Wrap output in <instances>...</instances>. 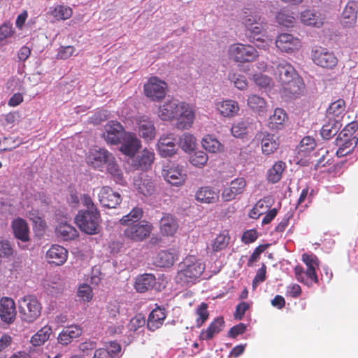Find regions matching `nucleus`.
<instances>
[{"label": "nucleus", "instance_id": "1", "mask_svg": "<svg viewBox=\"0 0 358 358\" xmlns=\"http://www.w3.org/2000/svg\"><path fill=\"white\" fill-rule=\"evenodd\" d=\"M272 68L275 79L281 84L285 96L296 98L302 94L303 81L289 63L281 59L273 62Z\"/></svg>", "mask_w": 358, "mask_h": 358}, {"label": "nucleus", "instance_id": "2", "mask_svg": "<svg viewBox=\"0 0 358 358\" xmlns=\"http://www.w3.org/2000/svg\"><path fill=\"white\" fill-rule=\"evenodd\" d=\"M143 216V210L140 208H134L127 215L120 220V223L125 226L123 231L125 238L139 242L147 238L152 230V225L145 220L138 222Z\"/></svg>", "mask_w": 358, "mask_h": 358}, {"label": "nucleus", "instance_id": "3", "mask_svg": "<svg viewBox=\"0 0 358 358\" xmlns=\"http://www.w3.org/2000/svg\"><path fill=\"white\" fill-rule=\"evenodd\" d=\"M205 269L203 263L194 256L186 257L180 264L176 280L182 285L193 282L199 278Z\"/></svg>", "mask_w": 358, "mask_h": 358}, {"label": "nucleus", "instance_id": "4", "mask_svg": "<svg viewBox=\"0 0 358 358\" xmlns=\"http://www.w3.org/2000/svg\"><path fill=\"white\" fill-rule=\"evenodd\" d=\"M100 222L99 211L80 210L76 217V223L80 229L88 234H96L99 232Z\"/></svg>", "mask_w": 358, "mask_h": 358}, {"label": "nucleus", "instance_id": "5", "mask_svg": "<svg viewBox=\"0 0 358 358\" xmlns=\"http://www.w3.org/2000/svg\"><path fill=\"white\" fill-rule=\"evenodd\" d=\"M230 59L236 62H252L259 56L257 50L250 45L235 43L228 50Z\"/></svg>", "mask_w": 358, "mask_h": 358}, {"label": "nucleus", "instance_id": "6", "mask_svg": "<svg viewBox=\"0 0 358 358\" xmlns=\"http://www.w3.org/2000/svg\"><path fill=\"white\" fill-rule=\"evenodd\" d=\"M19 309L22 320L29 323L35 321L41 312L40 303L32 296H26L20 299Z\"/></svg>", "mask_w": 358, "mask_h": 358}, {"label": "nucleus", "instance_id": "7", "mask_svg": "<svg viewBox=\"0 0 358 358\" xmlns=\"http://www.w3.org/2000/svg\"><path fill=\"white\" fill-rule=\"evenodd\" d=\"M162 176L168 183L176 187L182 185L187 178L183 166L171 162L163 166Z\"/></svg>", "mask_w": 358, "mask_h": 358}, {"label": "nucleus", "instance_id": "8", "mask_svg": "<svg viewBox=\"0 0 358 358\" xmlns=\"http://www.w3.org/2000/svg\"><path fill=\"white\" fill-rule=\"evenodd\" d=\"M195 119V111L190 104L180 101L176 120L175 127L180 130L189 129L192 127Z\"/></svg>", "mask_w": 358, "mask_h": 358}, {"label": "nucleus", "instance_id": "9", "mask_svg": "<svg viewBox=\"0 0 358 358\" xmlns=\"http://www.w3.org/2000/svg\"><path fill=\"white\" fill-rule=\"evenodd\" d=\"M311 58L316 65L323 68L332 69L338 62L332 52L321 46H315L312 48Z\"/></svg>", "mask_w": 358, "mask_h": 358}, {"label": "nucleus", "instance_id": "10", "mask_svg": "<svg viewBox=\"0 0 358 358\" xmlns=\"http://www.w3.org/2000/svg\"><path fill=\"white\" fill-rule=\"evenodd\" d=\"M275 45L280 52L292 54L300 50L301 42L298 37L291 34L282 33L278 36Z\"/></svg>", "mask_w": 358, "mask_h": 358}, {"label": "nucleus", "instance_id": "11", "mask_svg": "<svg viewBox=\"0 0 358 358\" xmlns=\"http://www.w3.org/2000/svg\"><path fill=\"white\" fill-rule=\"evenodd\" d=\"M166 83L157 77H152L144 85V92L152 101H159L165 96Z\"/></svg>", "mask_w": 358, "mask_h": 358}, {"label": "nucleus", "instance_id": "12", "mask_svg": "<svg viewBox=\"0 0 358 358\" xmlns=\"http://www.w3.org/2000/svg\"><path fill=\"white\" fill-rule=\"evenodd\" d=\"M299 20L305 26L321 28L326 22V15L320 10L307 8L299 14Z\"/></svg>", "mask_w": 358, "mask_h": 358}, {"label": "nucleus", "instance_id": "13", "mask_svg": "<svg viewBox=\"0 0 358 358\" xmlns=\"http://www.w3.org/2000/svg\"><path fill=\"white\" fill-rule=\"evenodd\" d=\"M111 155L107 150L96 147L90 150L87 162L94 169L103 171L106 162L111 159Z\"/></svg>", "mask_w": 358, "mask_h": 358}, {"label": "nucleus", "instance_id": "14", "mask_svg": "<svg viewBox=\"0 0 358 358\" xmlns=\"http://www.w3.org/2000/svg\"><path fill=\"white\" fill-rule=\"evenodd\" d=\"M247 186L246 180L243 177L234 179L227 187H225L222 192V199L224 201H230L236 199L238 196L243 194Z\"/></svg>", "mask_w": 358, "mask_h": 358}, {"label": "nucleus", "instance_id": "15", "mask_svg": "<svg viewBox=\"0 0 358 358\" xmlns=\"http://www.w3.org/2000/svg\"><path fill=\"white\" fill-rule=\"evenodd\" d=\"M136 124L139 136L145 141H149L155 138L156 129L153 121L148 115H142L136 117Z\"/></svg>", "mask_w": 358, "mask_h": 358}, {"label": "nucleus", "instance_id": "16", "mask_svg": "<svg viewBox=\"0 0 358 358\" xmlns=\"http://www.w3.org/2000/svg\"><path fill=\"white\" fill-rule=\"evenodd\" d=\"M36 199L31 193L25 192L22 194L21 205L25 210V213L36 224H38L41 228H44L45 224L43 220L38 216V211L34 209Z\"/></svg>", "mask_w": 358, "mask_h": 358}, {"label": "nucleus", "instance_id": "17", "mask_svg": "<svg viewBox=\"0 0 358 358\" xmlns=\"http://www.w3.org/2000/svg\"><path fill=\"white\" fill-rule=\"evenodd\" d=\"M125 131L121 124L116 121H110L104 127L103 138L108 144L120 143Z\"/></svg>", "mask_w": 358, "mask_h": 358}, {"label": "nucleus", "instance_id": "18", "mask_svg": "<svg viewBox=\"0 0 358 358\" xmlns=\"http://www.w3.org/2000/svg\"><path fill=\"white\" fill-rule=\"evenodd\" d=\"M157 149L159 155L162 157H173L178 150L176 139L172 134L163 135L158 140Z\"/></svg>", "mask_w": 358, "mask_h": 358}, {"label": "nucleus", "instance_id": "19", "mask_svg": "<svg viewBox=\"0 0 358 358\" xmlns=\"http://www.w3.org/2000/svg\"><path fill=\"white\" fill-rule=\"evenodd\" d=\"M120 143H121L120 151L129 157H134L141 147V141L134 133L131 132L125 131Z\"/></svg>", "mask_w": 358, "mask_h": 358}, {"label": "nucleus", "instance_id": "20", "mask_svg": "<svg viewBox=\"0 0 358 358\" xmlns=\"http://www.w3.org/2000/svg\"><path fill=\"white\" fill-rule=\"evenodd\" d=\"M357 143L356 137H351L347 133L341 132L336 139V145L338 147L336 151L338 157H344L350 153Z\"/></svg>", "mask_w": 358, "mask_h": 358}, {"label": "nucleus", "instance_id": "21", "mask_svg": "<svg viewBox=\"0 0 358 358\" xmlns=\"http://www.w3.org/2000/svg\"><path fill=\"white\" fill-rule=\"evenodd\" d=\"M99 201L103 207L115 208L121 202V196L114 192L110 187H101L98 193Z\"/></svg>", "mask_w": 358, "mask_h": 358}, {"label": "nucleus", "instance_id": "22", "mask_svg": "<svg viewBox=\"0 0 358 358\" xmlns=\"http://www.w3.org/2000/svg\"><path fill=\"white\" fill-rule=\"evenodd\" d=\"M134 186L138 193L144 196H150L155 190L153 180L145 173H141L134 178Z\"/></svg>", "mask_w": 358, "mask_h": 358}, {"label": "nucleus", "instance_id": "23", "mask_svg": "<svg viewBox=\"0 0 358 358\" xmlns=\"http://www.w3.org/2000/svg\"><path fill=\"white\" fill-rule=\"evenodd\" d=\"M358 3L354 1H349L345 6L341 15L340 22L343 27L350 28L357 22Z\"/></svg>", "mask_w": 358, "mask_h": 358}, {"label": "nucleus", "instance_id": "24", "mask_svg": "<svg viewBox=\"0 0 358 358\" xmlns=\"http://www.w3.org/2000/svg\"><path fill=\"white\" fill-rule=\"evenodd\" d=\"M16 315L15 304L14 301L8 297H3L0 300V317L6 323H12Z\"/></svg>", "mask_w": 358, "mask_h": 358}, {"label": "nucleus", "instance_id": "25", "mask_svg": "<svg viewBox=\"0 0 358 358\" xmlns=\"http://www.w3.org/2000/svg\"><path fill=\"white\" fill-rule=\"evenodd\" d=\"M215 108L224 117H233L238 114L240 108L238 102L232 99L218 101Z\"/></svg>", "mask_w": 358, "mask_h": 358}, {"label": "nucleus", "instance_id": "26", "mask_svg": "<svg viewBox=\"0 0 358 358\" xmlns=\"http://www.w3.org/2000/svg\"><path fill=\"white\" fill-rule=\"evenodd\" d=\"M180 103V101L177 99H170L166 101L159 108V117L164 121H171L174 120Z\"/></svg>", "mask_w": 358, "mask_h": 358}, {"label": "nucleus", "instance_id": "27", "mask_svg": "<svg viewBox=\"0 0 358 358\" xmlns=\"http://www.w3.org/2000/svg\"><path fill=\"white\" fill-rule=\"evenodd\" d=\"M68 257V251L62 246L53 245L46 252V259L50 264L60 266L64 264Z\"/></svg>", "mask_w": 358, "mask_h": 358}, {"label": "nucleus", "instance_id": "28", "mask_svg": "<svg viewBox=\"0 0 358 358\" xmlns=\"http://www.w3.org/2000/svg\"><path fill=\"white\" fill-rule=\"evenodd\" d=\"M257 138L261 141L262 152L266 155L273 153L278 148L279 143L273 134L260 132L257 134Z\"/></svg>", "mask_w": 358, "mask_h": 358}, {"label": "nucleus", "instance_id": "29", "mask_svg": "<svg viewBox=\"0 0 358 358\" xmlns=\"http://www.w3.org/2000/svg\"><path fill=\"white\" fill-rule=\"evenodd\" d=\"M245 14H247L245 12ZM242 22L245 28L253 34V37L260 34L264 29V25L261 17L255 13L245 15L242 18Z\"/></svg>", "mask_w": 358, "mask_h": 358}, {"label": "nucleus", "instance_id": "30", "mask_svg": "<svg viewBox=\"0 0 358 358\" xmlns=\"http://www.w3.org/2000/svg\"><path fill=\"white\" fill-rule=\"evenodd\" d=\"M82 334L83 329L78 325L66 327L59 334L57 342L62 345H67L74 339L80 337Z\"/></svg>", "mask_w": 358, "mask_h": 358}, {"label": "nucleus", "instance_id": "31", "mask_svg": "<svg viewBox=\"0 0 358 358\" xmlns=\"http://www.w3.org/2000/svg\"><path fill=\"white\" fill-rule=\"evenodd\" d=\"M12 229L15 237L22 243L29 241V229L27 223L22 218L15 219L12 222Z\"/></svg>", "mask_w": 358, "mask_h": 358}, {"label": "nucleus", "instance_id": "32", "mask_svg": "<svg viewBox=\"0 0 358 358\" xmlns=\"http://www.w3.org/2000/svg\"><path fill=\"white\" fill-rule=\"evenodd\" d=\"M155 160L152 150L145 148L134 159V166L141 170L148 169Z\"/></svg>", "mask_w": 358, "mask_h": 358}, {"label": "nucleus", "instance_id": "33", "mask_svg": "<svg viewBox=\"0 0 358 358\" xmlns=\"http://www.w3.org/2000/svg\"><path fill=\"white\" fill-rule=\"evenodd\" d=\"M178 226L177 219L170 214L164 215L160 220V231L164 236H173L176 233Z\"/></svg>", "mask_w": 358, "mask_h": 358}, {"label": "nucleus", "instance_id": "34", "mask_svg": "<svg viewBox=\"0 0 358 358\" xmlns=\"http://www.w3.org/2000/svg\"><path fill=\"white\" fill-rule=\"evenodd\" d=\"M294 273L296 280L308 287L312 286L313 283L318 281L316 271L312 269L306 268L305 271L301 266H296L294 268Z\"/></svg>", "mask_w": 358, "mask_h": 358}, {"label": "nucleus", "instance_id": "35", "mask_svg": "<svg viewBox=\"0 0 358 358\" xmlns=\"http://www.w3.org/2000/svg\"><path fill=\"white\" fill-rule=\"evenodd\" d=\"M219 197V191L210 187H201L195 194L196 201L204 203H215L218 201Z\"/></svg>", "mask_w": 358, "mask_h": 358}, {"label": "nucleus", "instance_id": "36", "mask_svg": "<svg viewBox=\"0 0 358 358\" xmlns=\"http://www.w3.org/2000/svg\"><path fill=\"white\" fill-rule=\"evenodd\" d=\"M166 316V315L164 312V309H162L159 307H157L156 308L153 309L149 314L148 318V329L150 331H155L156 329L160 328L164 323Z\"/></svg>", "mask_w": 358, "mask_h": 358}, {"label": "nucleus", "instance_id": "37", "mask_svg": "<svg viewBox=\"0 0 358 358\" xmlns=\"http://www.w3.org/2000/svg\"><path fill=\"white\" fill-rule=\"evenodd\" d=\"M273 204V199L271 196H265L259 199L250 210L249 217L252 219H257L260 215L266 213Z\"/></svg>", "mask_w": 358, "mask_h": 358}, {"label": "nucleus", "instance_id": "38", "mask_svg": "<svg viewBox=\"0 0 358 358\" xmlns=\"http://www.w3.org/2000/svg\"><path fill=\"white\" fill-rule=\"evenodd\" d=\"M345 103L344 100L338 99L333 102L327 110V117L329 120H338L340 122L344 115Z\"/></svg>", "mask_w": 358, "mask_h": 358}, {"label": "nucleus", "instance_id": "39", "mask_svg": "<svg viewBox=\"0 0 358 358\" xmlns=\"http://www.w3.org/2000/svg\"><path fill=\"white\" fill-rule=\"evenodd\" d=\"M248 107L260 116H263L266 110V102L264 98L256 94H250L247 100Z\"/></svg>", "mask_w": 358, "mask_h": 358}, {"label": "nucleus", "instance_id": "40", "mask_svg": "<svg viewBox=\"0 0 358 358\" xmlns=\"http://www.w3.org/2000/svg\"><path fill=\"white\" fill-rule=\"evenodd\" d=\"M155 284V275L150 273H145L136 279L135 289L137 292L143 293L152 288Z\"/></svg>", "mask_w": 358, "mask_h": 358}, {"label": "nucleus", "instance_id": "41", "mask_svg": "<svg viewBox=\"0 0 358 358\" xmlns=\"http://www.w3.org/2000/svg\"><path fill=\"white\" fill-rule=\"evenodd\" d=\"M56 234L58 238L64 241L73 240L78 235V231L66 222H62L57 227Z\"/></svg>", "mask_w": 358, "mask_h": 358}, {"label": "nucleus", "instance_id": "42", "mask_svg": "<svg viewBox=\"0 0 358 358\" xmlns=\"http://www.w3.org/2000/svg\"><path fill=\"white\" fill-rule=\"evenodd\" d=\"M287 119V113L283 109L275 108L273 114L269 117L268 126L271 129H280Z\"/></svg>", "mask_w": 358, "mask_h": 358}, {"label": "nucleus", "instance_id": "43", "mask_svg": "<svg viewBox=\"0 0 358 358\" xmlns=\"http://www.w3.org/2000/svg\"><path fill=\"white\" fill-rule=\"evenodd\" d=\"M224 326V320L221 317L216 318L207 329L203 330L200 334V338L202 340H210L215 335L217 334Z\"/></svg>", "mask_w": 358, "mask_h": 358}, {"label": "nucleus", "instance_id": "44", "mask_svg": "<svg viewBox=\"0 0 358 358\" xmlns=\"http://www.w3.org/2000/svg\"><path fill=\"white\" fill-rule=\"evenodd\" d=\"M52 333V327L49 325H45L31 337L30 343L34 346H41L48 341Z\"/></svg>", "mask_w": 358, "mask_h": 358}, {"label": "nucleus", "instance_id": "45", "mask_svg": "<svg viewBox=\"0 0 358 358\" xmlns=\"http://www.w3.org/2000/svg\"><path fill=\"white\" fill-rule=\"evenodd\" d=\"M252 120L250 118L242 119L234 123L231 129V134L236 138H243L251 128Z\"/></svg>", "mask_w": 358, "mask_h": 358}, {"label": "nucleus", "instance_id": "46", "mask_svg": "<svg viewBox=\"0 0 358 358\" xmlns=\"http://www.w3.org/2000/svg\"><path fill=\"white\" fill-rule=\"evenodd\" d=\"M203 148L209 152L217 153L223 150L224 146L214 136L211 135L205 136L201 141Z\"/></svg>", "mask_w": 358, "mask_h": 358}, {"label": "nucleus", "instance_id": "47", "mask_svg": "<svg viewBox=\"0 0 358 358\" xmlns=\"http://www.w3.org/2000/svg\"><path fill=\"white\" fill-rule=\"evenodd\" d=\"M105 169L111 174L116 182L122 184L124 182L122 177V172L121 171L119 166L116 163L115 159L113 155H111V159L108 160L106 164Z\"/></svg>", "mask_w": 358, "mask_h": 358}, {"label": "nucleus", "instance_id": "48", "mask_svg": "<svg viewBox=\"0 0 358 358\" xmlns=\"http://www.w3.org/2000/svg\"><path fill=\"white\" fill-rule=\"evenodd\" d=\"M285 168V164L282 161L275 162L273 166L268 171V180L272 183L278 182L282 177V173L284 171Z\"/></svg>", "mask_w": 358, "mask_h": 358}, {"label": "nucleus", "instance_id": "49", "mask_svg": "<svg viewBox=\"0 0 358 358\" xmlns=\"http://www.w3.org/2000/svg\"><path fill=\"white\" fill-rule=\"evenodd\" d=\"M341 127L338 120H331L329 122L323 125L321 129V135L322 138L329 139L336 135Z\"/></svg>", "mask_w": 358, "mask_h": 358}, {"label": "nucleus", "instance_id": "50", "mask_svg": "<svg viewBox=\"0 0 358 358\" xmlns=\"http://www.w3.org/2000/svg\"><path fill=\"white\" fill-rule=\"evenodd\" d=\"M179 144L185 152H192L196 147V138L189 133H185L180 137Z\"/></svg>", "mask_w": 358, "mask_h": 358}, {"label": "nucleus", "instance_id": "51", "mask_svg": "<svg viewBox=\"0 0 358 358\" xmlns=\"http://www.w3.org/2000/svg\"><path fill=\"white\" fill-rule=\"evenodd\" d=\"M176 259V255L173 251H162L158 254L157 263L159 266L169 267L172 266Z\"/></svg>", "mask_w": 358, "mask_h": 358}, {"label": "nucleus", "instance_id": "52", "mask_svg": "<svg viewBox=\"0 0 358 358\" xmlns=\"http://www.w3.org/2000/svg\"><path fill=\"white\" fill-rule=\"evenodd\" d=\"M50 13L57 20H65L71 17L72 10L69 6L57 5L50 11Z\"/></svg>", "mask_w": 358, "mask_h": 358}, {"label": "nucleus", "instance_id": "53", "mask_svg": "<svg viewBox=\"0 0 358 358\" xmlns=\"http://www.w3.org/2000/svg\"><path fill=\"white\" fill-rule=\"evenodd\" d=\"M208 160V155L201 150L195 151L189 157V162L194 166L201 168L204 166Z\"/></svg>", "mask_w": 358, "mask_h": 358}, {"label": "nucleus", "instance_id": "54", "mask_svg": "<svg viewBox=\"0 0 358 358\" xmlns=\"http://www.w3.org/2000/svg\"><path fill=\"white\" fill-rule=\"evenodd\" d=\"M229 241V236L228 233L226 231H223L217 236L215 238L213 244L212 245V249L215 252H217L224 249Z\"/></svg>", "mask_w": 358, "mask_h": 358}, {"label": "nucleus", "instance_id": "55", "mask_svg": "<svg viewBox=\"0 0 358 358\" xmlns=\"http://www.w3.org/2000/svg\"><path fill=\"white\" fill-rule=\"evenodd\" d=\"M228 78L232 83H234V86L240 90H244L248 87V81L243 75L238 74L234 72H230L228 74Z\"/></svg>", "mask_w": 358, "mask_h": 358}, {"label": "nucleus", "instance_id": "56", "mask_svg": "<svg viewBox=\"0 0 358 358\" xmlns=\"http://www.w3.org/2000/svg\"><path fill=\"white\" fill-rule=\"evenodd\" d=\"M316 146L315 140L310 136H305L300 142L299 152L306 155L315 149Z\"/></svg>", "mask_w": 358, "mask_h": 358}, {"label": "nucleus", "instance_id": "57", "mask_svg": "<svg viewBox=\"0 0 358 358\" xmlns=\"http://www.w3.org/2000/svg\"><path fill=\"white\" fill-rule=\"evenodd\" d=\"M276 20L280 24L285 27H292L295 22V17L287 10H281L276 15Z\"/></svg>", "mask_w": 358, "mask_h": 358}, {"label": "nucleus", "instance_id": "58", "mask_svg": "<svg viewBox=\"0 0 358 358\" xmlns=\"http://www.w3.org/2000/svg\"><path fill=\"white\" fill-rule=\"evenodd\" d=\"M77 296L83 301H90L93 297L91 287L87 284L80 285L77 292Z\"/></svg>", "mask_w": 358, "mask_h": 358}, {"label": "nucleus", "instance_id": "59", "mask_svg": "<svg viewBox=\"0 0 358 358\" xmlns=\"http://www.w3.org/2000/svg\"><path fill=\"white\" fill-rule=\"evenodd\" d=\"M302 261L306 264L307 269H312L316 271L319 266V261L316 255L313 253H304L302 255Z\"/></svg>", "mask_w": 358, "mask_h": 358}, {"label": "nucleus", "instance_id": "60", "mask_svg": "<svg viewBox=\"0 0 358 358\" xmlns=\"http://www.w3.org/2000/svg\"><path fill=\"white\" fill-rule=\"evenodd\" d=\"M20 144V141H17L12 138H3L2 141H0V151L11 150Z\"/></svg>", "mask_w": 358, "mask_h": 358}, {"label": "nucleus", "instance_id": "61", "mask_svg": "<svg viewBox=\"0 0 358 358\" xmlns=\"http://www.w3.org/2000/svg\"><path fill=\"white\" fill-rule=\"evenodd\" d=\"M208 306L205 303H202L196 309V319L197 326L200 327L208 319V313L207 310Z\"/></svg>", "mask_w": 358, "mask_h": 358}, {"label": "nucleus", "instance_id": "62", "mask_svg": "<svg viewBox=\"0 0 358 358\" xmlns=\"http://www.w3.org/2000/svg\"><path fill=\"white\" fill-rule=\"evenodd\" d=\"M145 321L143 317L141 315H137L130 320L128 324V328L130 331H135L139 327H143L145 324Z\"/></svg>", "mask_w": 358, "mask_h": 358}, {"label": "nucleus", "instance_id": "63", "mask_svg": "<svg viewBox=\"0 0 358 358\" xmlns=\"http://www.w3.org/2000/svg\"><path fill=\"white\" fill-rule=\"evenodd\" d=\"M13 249L8 241H2L0 242V255L1 257H9L13 255Z\"/></svg>", "mask_w": 358, "mask_h": 358}, {"label": "nucleus", "instance_id": "64", "mask_svg": "<svg viewBox=\"0 0 358 358\" xmlns=\"http://www.w3.org/2000/svg\"><path fill=\"white\" fill-rule=\"evenodd\" d=\"M14 31L13 27L9 24H3L0 27V43L3 40L13 36Z\"/></svg>", "mask_w": 358, "mask_h": 358}]
</instances>
